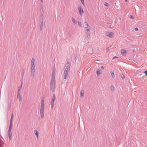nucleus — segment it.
I'll use <instances>...</instances> for the list:
<instances>
[{
	"mask_svg": "<svg viewBox=\"0 0 147 147\" xmlns=\"http://www.w3.org/2000/svg\"><path fill=\"white\" fill-rule=\"evenodd\" d=\"M84 94V91L83 90H81V96L83 97Z\"/></svg>",
	"mask_w": 147,
	"mask_h": 147,
	"instance_id": "412c9836",
	"label": "nucleus"
},
{
	"mask_svg": "<svg viewBox=\"0 0 147 147\" xmlns=\"http://www.w3.org/2000/svg\"><path fill=\"white\" fill-rule=\"evenodd\" d=\"M100 67H101V69H103L104 68V67L103 66H101Z\"/></svg>",
	"mask_w": 147,
	"mask_h": 147,
	"instance_id": "f704fd0d",
	"label": "nucleus"
},
{
	"mask_svg": "<svg viewBox=\"0 0 147 147\" xmlns=\"http://www.w3.org/2000/svg\"><path fill=\"white\" fill-rule=\"evenodd\" d=\"M85 31H86L85 34V37L87 38H89L91 34L90 30H89L88 31L87 30Z\"/></svg>",
	"mask_w": 147,
	"mask_h": 147,
	"instance_id": "6e6552de",
	"label": "nucleus"
},
{
	"mask_svg": "<svg viewBox=\"0 0 147 147\" xmlns=\"http://www.w3.org/2000/svg\"><path fill=\"white\" fill-rule=\"evenodd\" d=\"M111 74L112 78H115V74L113 71H111Z\"/></svg>",
	"mask_w": 147,
	"mask_h": 147,
	"instance_id": "6ab92c4d",
	"label": "nucleus"
},
{
	"mask_svg": "<svg viewBox=\"0 0 147 147\" xmlns=\"http://www.w3.org/2000/svg\"><path fill=\"white\" fill-rule=\"evenodd\" d=\"M20 93H21V91L20 90H19L18 93V95H20Z\"/></svg>",
	"mask_w": 147,
	"mask_h": 147,
	"instance_id": "c85d7f7f",
	"label": "nucleus"
},
{
	"mask_svg": "<svg viewBox=\"0 0 147 147\" xmlns=\"http://www.w3.org/2000/svg\"><path fill=\"white\" fill-rule=\"evenodd\" d=\"M40 26H43V22H40Z\"/></svg>",
	"mask_w": 147,
	"mask_h": 147,
	"instance_id": "cd10ccee",
	"label": "nucleus"
},
{
	"mask_svg": "<svg viewBox=\"0 0 147 147\" xmlns=\"http://www.w3.org/2000/svg\"><path fill=\"white\" fill-rule=\"evenodd\" d=\"M41 1L42 3H43V0H41Z\"/></svg>",
	"mask_w": 147,
	"mask_h": 147,
	"instance_id": "e433bc0d",
	"label": "nucleus"
},
{
	"mask_svg": "<svg viewBox=\"0 0 147 147\" xmlns=\"http://www.w3.org/2000/svg\"><path fill=\"white\" fill-rule=\"evenodd\" d=\"M144 73L146 75H147V70L144 71Z\"/></svg>",
	"mask_w": 147,
	"mask_h": 147,
	"instance_id": "2f4dec72",
	"label": "nucleus"
},
{
	"mask_svg": "<svg viewBox=\"0 0 147 147\" xmlns=\"http://www.w3.org/2000/svg\"><path fill=\"white\" fill-rule=\"evenodd\" d=\"M76 58H74V60H76Z\"/></svg>",
	"mask_w": 147,
	"mask_h": 147,
	"instance_id": "58836bf2",
	"label": "nucleus"
},
{
	"mask_svg": "<svg viewBox=\"0 0 147 147\" xmlns=\"http://www.w3.org/2000/svg\"><path fill=\"white\" fill-rule=\"evenodd\" d=\"M118 57H117L116 56H115L113 58V59H115V58H117Z\"/></svg>",
	"mask_w": 147,
	"mask_h": 147,
	"instance_id": "c9c22d12",
	"label": "nucleus"
},
{
	"mask_svg": "<svg viewBox=\"0 0 147 147\" xmlns=\"http://www.w3.org/2000/svg\"><path fill=\"white\" fill-rule=\"evenodd\" d=\"M24 74V73H23V76Z\"/></svg>",
	"mask_w": 147,
	"mask_h": 147,
	"instance_id": "ea45409f",
	"label": "nucleus"
},
{
	"mask_svg": "<svg viewBox=\"0 0 147 147\" xmlns=\"http://www.w3.org/2000/svg\"><path fill=\"white\" fill-rule=\"evenodd\" d=\"M107 36L111 38H113L114 37V33L111 32H109L106 33Z\"/></svg>",
	"mask_w": 147,
	"mask_h": 147,
	"instance_id": "1a4fd4ad",
	"label": "nucleus"
},
{
	"mask_svg": "<svg viewBox=\"0 0 147 147\" xmlns=\"http://www.w3.org/2000/svg\"><path fill=\"white\" fill-rule=\"evenodd\" d=\"M135 30L136 31H137L138 30V28H135Z\"/></svg>",
	"mask_w": 147,
	"mask_h": 147,
	"instance_id": "473e14b6",
	"label": "nucleus"
},
{
	"mask_svg": "<svg viewBox=\"0 0 147 147\" xmlns=\"http://www.w3.org/2000/svg\"><path fill=\"white\" fill-rule=\"evenodd\" d=\"M34 134L36 135V138L37 139L38 138V131L36 130H35L34 131Z\"/></svg>",
	"mask_w": 147,
	"mask_h": 147,
	"instance_id": "2eb2a0df",
	"label": "nucleus"
},
{
	"mask_svg": "<svg viewBox=\"0 0 147 147\" xmlns=\"http://www.w3.org/2000/svg\"><path fill=\"white\" fill-rule=\"evenodd\" d=\"M102 73V71L100 69H97L96 71L97 75L98 76H99V75Z\"/></svg>",
	"mask_w": 147,
	"mask_h": 147,
	"instance_id": "ddd939ff",
	"label": "nucleus"
},
{
	"mask_svg": "<svg viewBox=\"0 0 147 147\" xmlns=\"http://www.w3.org/2000/svg\"><path fill=\"white\" fill-rule=\"evenodd\" d=\"M78 24L79 25V26L80 27H82V23L80 21L78 22Z\"/></svg>",
	"mask_w": 147,
	"mask_h": 147,
	"instance_id": "4be33fe9",
	"label": "nucleus"
},
{
	"mask_svg": "<svg viewBox=\"0 0 147 147\" xmlns=\"http://www.w3.org/2000/svg\"><path fill=\"white\" fill-rule=\"evenodd\" d=\"M44 100L42 99L41 103L40 114L41 118L43 119L44 117Z\"/></svg>",
	"mask_w": 147,
	"mask_h": 147,
	"instance_id": "7ed1b4c3",
	"label": "nucleus"
},
{
	"mask_svg": "<svg viewBox=\"0 0 147 147\" xmlns=\"http://www.w3.org/2000/svg\"><path fill=\"white\" fill-rule=\"evenodd\" d=\"M31 62V75L33 78H34L36 70L35 60L34 58H32Z\"/></svg>",
	"mask_w": 147,
	"mask_h": 147,
	"instance_id": "f03ea898",
	"label": "nucleus"
},
{
	"mask_svg": "<svg viewBox=\"0 0 147 147\" xmlns=\"http://www.w3.org/2000/svg\"><path fill=\"white\" fill-rule=\"evenodd\" d=\"M83 26L85 29V31L90 30L91 28L87 22H85L84 23Z\"/></svg>",
	"mask_w": 147,
	"mask_h": 147,
	"instance_id": "39448f33",
	"label": "nucleus"
},
{
	"mask_svg": "<svg viewBox=\"0 0 147 147\" xmlns=\"http://www.w3.org/2000/svg\"><path fill=\"white\" fill-rule=\"evenodd\" d=\"M13 113H12L11 115V119H10V124H12V121H13Z\"/></svg>",
	"mask_w": 147,
	"mask_h": 147,
	"instance_id": "dca6fc26",
	"label": "nucleus"
},
{
	"mask_svg": "<svg viewBox=\"0 0 147 147\" xmlns=\"http://www.w3.org/2000/svg\"><path fill=\"white\" fill-rule=\"evenodd\" d=\"M130 18H131V19H134V17L133 16H132L131 15H130Z\"/></svg>",
	"mask_w": 147,
	"mask_h": 147,
	"instance_id": "c756f323",
	"label": "nucleus"
},
{
	"mask_svg": "<svg viewBox=\"0 0 147 147\" xmlns=\"http://www.w3.org/2000/svg\"><path fill=\"white\" fill-rule=\"evenodd\" d=\"M43 27V26H40V30H41L42 29Z\"/></svg>",
	"mask_w": 147,
	"mask_h": 147,
	"instance_id": "7c9ffc66",
	"label": "nucleus"
},
{
	"mask_svg": "<svg viewBox=\"0 0 147 147\" xmlns=\"http://www.w3.org/2000/svg\"><path fill=\"white\" fill-rule=\"evenodd\" d=\"M121 53L123 56H125L127 54V51L125 49H122L121 51Z\"/></svg>",
	"mask_w": 147,
	"mask_h": 147,
	"instance_id": "f8f14e48",
	"label": "nucleus"
},
{
	"mask_svg": "<svg viewBox=\"0 0 147 147\" xmlns=\"http://www.w3.org/2000/svg\"><path fill=\"white\" fill-rule=\"evenodd\" d=\"M43 17L42 16H41L40 18V22H43Z\"/></svg>",
	"mask_w": 147,
	"mask_h": 147,
	"instance_id": "a211bd4d",
	"label": "nucleus"
},
{
	"mask_svg": "<svg viewBox=\"0 0 147 147\" xmlns=\"http://www.w3.org/2000/svg\"><path fill=\"white\" fill-rule=\"evenodd\" d=\"M70 67V64L69 62H67L64 67V74L68 75V73L69 71Z\"/></svg>",
	"mask_w": 147,
	"mask_h": 147,
	"instance_id": "20e7f679",
	"label": "nucleus"
},
{
	"mask_svg": "<svg viewBox=\"0 0 147 147\" xmlns=\"http://www.w3.org/2000/svg\"><path fill=\"white\" fill-rule=\"evenodd\" d=\"M56 99V97L55 94L53 95V98L51 101V105L52 108H53L54 105V102Z\"/></svg>",
	"mask_w": 147,
	"mask_h": 147,
	"instance_id": "423d86ee",
	"label": "nucleus"
},
{
	"mask_svg": "<svg viewBox=\"0 0 147 147\" xmlns=\"http://www.w3.org/2000/svg\"><path fill=\"white\" fill-rule=\"evenodd\" d=\"M17 98L18 99V100L19 101H20L22 100L21 98V96L20 95H18Z\"/></svg>",
	"mask_w": 147,
	"mask_h": 147,
	"instance_id": "aec40b11",
	"label": "nucleus"
},
{
	"mask_svg": "<svg viewBox=\"0 0 147 147\" xmlns=\"http://www.w3.org/2000/svg\"><path fill=\"white\" fill-rule=\"evenodd\" d=\"M55 71L53 70L52 74V78L50 82V88L51 91L54 92H55Z\"/></svg>",
	"mask_w": 147,
	"mask_h": 147,
	"instance_id": "f257e3e1",
	"label": "nucleus"
},
{
	"mask_svg": "<svg viewBox=\"0 0 147 147\" xmlns=\"http://www.w3.org/2000/svg\"><path fill=\"white\" fill-rule=\"evenodd\" d=\"M5 144L1 139H0V147H5Z\"/></svg>",
	"mask_w": 147,
	"mask_h": 147,
	"instance_id": "9d476101",
	"label": "nucleus"
},
{
	"mask_svg": "<svg viewBox=\"0 0 147 147\" xmlns=\"http://www.w3.org/2000/svg\"><path fill=\"white\" fill-rule=\"evenodd\" d=\"M125 2H127V0H125Z\"/></svg>",
	"mask_w": 147,
	"mask_h": 147,
	"instance_id": "4c0bfd02",
	"label": "nucleus"
},
{
	"mask_svg": "<svg viewBox=\"0 0 147 147\" xmlns=\"http://www.w3.org/2000/svg\"><path fill=\"white\" fill-rule=\"evenodd\" d=\"M81 3L83 4L84 6H85L84 2V0H80Z\"/></svg>",
	"mask_w": 147,
	"mask_h": 147,
	"instance_id": "b1692460",
	"label": "nucleus"
},
{
	"mask_svg": "<svg viewBox=\"0 0 147 147\" xmlns=\"http://www.w3.org/2000/svg\"><path fill=\"white\" fill-rule=\"evenodd\" d=\"M78 9L80 14L81 15H82L84 13V11L81 6L78 5Z\"/></svg>",
	"mask_w": 147,
	"mask_h": 147,
	"instance_id": "0eeeda50",
	"label": "nucleus"
},
{
	"mask_svg": "<svg viewBox=\"0 0 147 147\" xmlns=\"http://www.w3.org/2000/svg\"><path fill=\"white\" fill-rule=\"evenodd\" d=\"M104 5L105 6L108 7L109 6V4L107 2H105L104 3Z\"/></svg>",
	"mask_w": 147,
	"mask_h": 147,
	"instance_id": "a878e982",
	"label": "nucleus"
},
{
	"mask_svg": "<svg viewBox=\"0 0 147 147\" xmlns=\"http://www.w3.org/2000/svg\"><path fill=\"white\" fill-rule=\"evenodd\" d=\"M8 135L10 140H11L12 139V133L11 131H8Z\"/></svg>",
	"mask_w": 147,
	"mask_h": 147,
	"instance_id": "9b49d317",
	"label": "nucleus"
},
{
	"mask_svg": "<svg viewBox=\"0 0 147 147\" xmlns=\"http://www.w3.org/2000/svg\"><path fill=\"white\" fill-rule=\"evenodd\" d=\"M112 92H114L115 91V88L113 85H111L110 86Z\"/></svg>",
	"mask_w": 147,
	"mask_h": 147,
	"instance_id": "4468645a",
	"label": "nucleus"
},
{
	"mask_svg": "<svg viewBox=\"0 0 147 147\" xmlns=\"http://www.w3.org/2000/svg\"><path fill=\"white\" fill-rule=\"evenodd\" d=\"M121 77L123 79H124L125 78L124 75L123 74L121 75Z\"/></svg>",
	"mask_w": 147,
	"mask_h": 147,
	"instance_id": "bb28decb",
	"label": "nucleus"
},
{
	"mask_svg": "<svg viewBox=\"0 0 147 147\" xmlns=\"http://www.w3.org/2000/svg\"><path fill=\"white\" fill-rule=\"evenodd\" d=\"M109 51V49L108 48L107 49V51L108 52Z\"/></svg>",
	"mask_w": 147,
	"mask_h": 147,
	"instance_id": "72a5a7b5",
	"label": "nucleus"
},
{
	"mask_svg": "<svg viewBox=\"0 0 147 147\" xmlns=\"http://www.w3.org/2000/svg\"><path fill=\"white\" fill-rule=\"evenodd\" d=\"M67 75L64 74L63 78H64V79H66L67 78Z\"/></svg>",
	"mask_w": 147,
	"mask_h": 147,
	"instance_id": "393cba45",
	"label": "nucleus"
},
{
	"mask_svg": "<svg viewBox=\"0 0 147 147\" xmlns=\"http://www.w3.org/2000/svg\"><path fill=\"white\" fill-rule=\"evenodd\" d=\"M12 127V124H10L9 126V129L8 131H11V129Z\"/></svg>",
	"mask_w": 147,
	"mask_h": 147,
	"instance_id": "f3484780",
	"label": "nucleus"
},
{
	"mask_svg": "<svg viewBox=\"0 0 147 147\" xmlns=\"http://www.w3.org/2000/svg\"><path fill=\"white\" fill-rule=\"evenodd\" d=\"M72 21L74 24H76V21L74 18H72Z\"/></svg>",
	"mask_w": 147,
	"mask_h": 147,
	"instance_id": "5701e85b",
	"label": "nucleus"
}]
</instances>
